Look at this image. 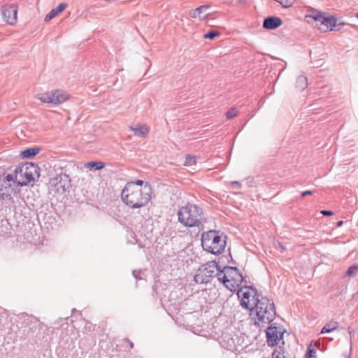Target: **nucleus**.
Wrapping results in <instances>:
<instances>
[{
  "mask_svg": "<svg viewBox=\"0 0 358 358\" xmlns=\"http://www.w3.org/2000/svg\"><path fill=\"white\" fill-rule=\"evenodd\" d=\"M237 115V112L236 108H231L226 113V116L228 119L233 118L236 117Z\"/></svg>",
  "mask_w": 358,
  "mask_h": 358,
  "instance_id": "obj_25",
  "label": "nucleus"
},
{
  "mask_svg": "<svg viewBox=\"0 0 358 358\" xmlns=\"http://www.w3.org/2000/svg\"><path fill=\"white\" fill-rule=\"evenodd\" d=\"M178 221L185 227H199L203 220L202 209L194 204L181 207L178 212Z\"/></svg>",
  "mask_w": 358,
  "mask_h": 358,
  "instance_id": "obj_6",
  "label": "nucleus"
},
{
  "mask_svg": "<svg viewBox=\"0 0 358 358\" xmlns=\"http://www.w3.org/2000/svg\"><path fill=\"white\" fill-rule=\"evenodd\" d=\"M307 86H308L307 78L303 75L299 76L296 79V87L299 90L302 91V90H304L307 87Z\"/></svg>",
  "mask_w": 358,
  "mask_h": 358,
  "instance_id": "obj_16",
  "label": "nucleus"
},
{
  "mask_svg": "<svg viewBox=\"0 0 358 358\" xmlns=\"http://www.w3.org/2000/svg\"><path fill=\"white\" fill-rule=\"evenodd\" d=\"M39 167L31 162H27L17 166L13 173L8 174L4 183L10 186L13 182L17 186H24L38 179L40 176Z\"/></svg>",
  "mask_w": 358,
  "mask_h": 358,
  "instance_id": "obj_3",
  "label": "nucleus"
},
{
  "mask_svg": "<svg viewBox=\"0 0 358 358\" xmlns=\"http://www.w3.org/2000/svg\"><path fill=\"white\" fill-rule=\"evenodd\" d=\"M242 284L236 289L238 296L241 299V306L248 310H252L259 301L257 290L251 287H241Z\"/></svg>",
  "mask_w": 358,
  "mask_h": 358,
  "instance_id": "obj_7",
  "label": "nucleus"
},
{
  "mask_svg": "<svg viewBox=\"0 0 358 358\" xmlns=\"http://www.w3.org/2000/svg\"><path fill=\"white\" fill-rule=\"evenodd\" d=\"M231 185L233 186L234 188H236V189H238L241 187V183L238 181H233L231 182Z\"/></svg>",
  "mask_w": 358,
  "mask_h": 358,
  "instance_id": "obj_29",
  "label": "nucleus"
},
{
  "mask_svg": "<svg viewBox=\"0 0 358 358\" xmlns=\"http://www.w3.org/2000/svg\"><path fill=\"white\" fill-rule=\"evenodd\" d=\"M278 245H279V246H280L282 250H284V247L282 246V245L280 243H278Z\"/></svg>",
  "mask_w": 358,
  "mask_h": 358,
  "instance_id": "obj_34",
  "label": "nucleus"
},
{
  "mask_svg": "<svg viewBox=\"0 0 358 358\" xmlns=\"http://www.w3.org/2000/svg\"><path fill=\"white\" fill-rule=\"evenodd\" d=\"M67 7V4L65 3H60L56 8L52 9V10L46 15L45 17V21L48 22L55 17H56L59 13L62 12Z\"/></svg>",
  "mask_w": 358,
  "mask_h": 358,
  "instance_id": "obj_15",
  "label": "nucleus"
},
{
  "mask_svg": "<svg viewBox=\"0 0 358 358\" xmlns=\"http://www.w3.org/2000/svg\"><path fill=\"white\" fill-rule=\"evenodd\" d=\"M36 98L43 103L60 104L68 99V94L64 91L56 90L50 92L38 94Z\"/></svg>",
  "mask_w": 358,
  "mask_h": 358,
  "instance_id": "obj_9",
  "label": "nucleus"
},
{
  "mask_svg": "<svg viewBox=\"0 0 358 358\" xmlns=\"http://www.w3.org/2000/svg\"><path fill=\"white\" fill-rule=\"evenodd\" d=\"M338 327L337 322L331 321L324 325L321 330V334L329 333L336 329Z\"/></svg>",
  "mask_w": 358,
  "mask_h": 358,
  "instance_id": "obj_19",
  "label": "nucleus"
},
{
  "mask_svg": "<svg viewBox=\"0 0 358 358\" xmlns=\"http://www.w3.org/2000/svg\"><path fill=\"white\" fill-rule=\"evenodd\" d=\"M66 176H57L50 180V185L55 186L58 193H64L69 186Z\"/></svg>",
  "mask_w": 358,
  "mask_h": 358,
  "instance_id": "obj_12",
  "label": "nucleus"
},
{
  "mask_svg": "<svg viewBox=\"0 0 358 358\" xmlns=\"http://www.w3.org/2000/svg\"><path fill=\"white\" fill-rule=\"evenodd\" d=\"M307 18H312L316 22V26L322 32H327L329 30H338L336 29V20L331 16H325L323 13L313 12L312 14L307 15Z\"/></svg>",
  "mask_w": 358,
  "mask_h": 358,
  "instance_id": "obj_8",
  "label": "nucleus"
},
{
  "mask_svg": "<svg viewBox=\"0 0 358 358\" xmlns=\"http://www.w3.org/2000/svg\"><path fill=\"white\" fill-rule=\"evenodd\" d=\"M105 166L104 163L101 162H90L85 164V167L90 170H100Z\"/></svg>",
  "mask_w": 358,
  "mask_h": 358,
  "instance_id": "obj_20",
  "label": "nucleus"
},
{
  "mask_svg": "<svg viewBox=\"0 0 358 358\" xmlns=\"http://www.w3.org/2000/svg\"><path fill=\"white\" fill-rule=\"evenodd\" d=\"M8 192V190H7V186H5L4 189H3L2 187H0V199L2 200L10 199V196Z\"/></svg>",
  "mask_w": 358,
  "mask_h": 358,
  "instance_id": "obj_22",
  "label": "nucleus"
},
{
  "mask_svg": "<svg viewBox=\"0 0 358 358\" xmlns=\"http://www.w3.org/2000/svg\"><path fill=\"white\" fill-rule=\"evenodd\" d=\"M357 271H358V265H352L348 268V270L345 273V276L350 277V278L353 277L357 274Z\"/></svg>",
  "mask_w": 358,
  "mask_h": 358,
  "instance_id": "obj_21",
  "label": "nucleus"
},
{
  "mask_svg": "<svg viewBox=\"0 0 358 358\" xmlns=\"http://www.w3.org/2000/svg\"><path fill=\"white\" fill-rule=\"evenodd\" d=\"M220 34V32L217 31L210 30L204 35V38L208 39H213L215 36H217Z\"/></svg>",
  "mask_w": 358,
  "mask_h": 358,
  "instance_id": "obj_23",
  "label": "nucleus"
},
{
  "mask_svg": "<svg viewBox=\"0 0 358 358\" xmlns=\"http://www.w3.org/2000/svg\"><path fill=\"white\" fill-rule=\"evenodd\" d=\"M208 9V6H201L198 7L196 9L192 10L189 14L190 16L194 18H205L207 16V14H205L204 15H200V10H207Z\"/></svg>",
  "mask_w": 358,
  "mask_h": 358,
  "instance_id": "obj_18",
  "label": "nucleus"
},
{
  "mask_svg": "<svg viewBox=\"0 0 358 358\" xmlns=\"http://www.w3.org/2000/svg\"><path fill=\"white\" fill-rule=\"evenodd\" d=\"M196 157L195 156H187L185 159V165L191 166L196 164Z\"/></svg>",
  "mask_w": 358,
  "mask_h": 358,
  "instance_id": "obj_24",
  "label": "nucleus"
},
{
  "mask_svg": "<svg viewBox=\"0 0 358 358\" xmlns=\"http://www.w3.org/2000/svg\"><path fill=\"white\" fill-rule=\"evenodd\" d=\"M315 353V350L309 347L306 352V358H316Z\"/></svg>",
  "mask_w": 358,
  "mask_h": 358,
  "instance_id": "obj_26",
  "label": "nucleus"
},
{
  "mask_svg": "<svg viewBox=\"0 0 358 358\" xmlns=\"http://www.w3.org/2000/svg\"><path fill=\"white\" fill-rule=\"evenodd\" d=\"M129 129L134 132V134L140 137H145L149 131L148 127L145 125L137 124L131 126Z\"/></svg>",
  "mask_w": 358,
  "mask_h": 358,
  "instance_id": "obj_14",
  "label": "nucleus"
},
{
  "mask_svg": "<svg viewBox=\"0 0 358 358\" xmlns=\"http://www.w3.org/2000/svg\"><path fill=\"white\" fill-rule=\"evenodd\" d=\"M320 213H321V214H322L324 216H331L334 214L333 212L331 210H322Z\"/></svg>",
  "mask_w": 358,
  "mask_h": 358,
  "instance_id": "obj_28",
  "label": "nucleus"
},
{
  "mask_svg": "<svg viewBox=\"0 0 358 358\" xmlns=\"http://www.w3.org/2000/svg\"><path fill=\"white\" fill-rule=\"evenodd\" d=\"M280 352H278L277 351H275V352H273V355H272L273 357L272 358H280Z\"/></svg>",
  "mask_w": 358,
  "mask_h": 358,
  "instance_id": "obj_31",
  "label": "nucleus"
},
{
  "mask_svg": "<svg viewBox=\"0 0 358 358\" xmlns=\"http://www.w3.org/2000/svg\"><path fill=\"white\" fill-rule=\"evenodd\" d=\"M357 17H358V14H357Z\"/></svg>",
  "mask_w": 358,
  "mask_h": 358,
  "instance_id": "obj_37",
  "label": "nucleus"
},
{
  "mask_svg": "<svg viewBox=\"0 0 358 358\" xmlns=\"http://www.w3.org/2000/svg\"><path fill=\"white\" fill-rule=\"evenodd\" d=\"M282 24V20L278 17H268L265 18L263 27L266 29H275Z\"/></svg>",
  "mask_w": 358,
  "mask_h": 358,
  "instance_id": "obj_13",
  "label": "nucleus"
},
{
  "mask_svg": "<svg viewBox=\"0 0 358 358\" xmlns=\"http://www.w3.org/2000/svg\"><path fill=\"white\" fill-rule=\"evenodd\" d=\"M313 194V192L312 191H310V190H307V191H305V192H303L302 194H301V196L302 197H304L306 196V195H311Z\"/></svg>",
  "mask_w": 358,
  "mask_h": 358,
  "instance_id": "obj_30",
  "label": "nucleus"
},
{
  "mask_svg": "<svg viewBox=\"0 0 358 358\" xmlns=\"http://www.w3.org/2000/svg\"><path fill=\"white\" fill-rule=\"evenodd\" d=\"M206 10H200V15H202Z\"/></svg>",
  "mask_w": 358,
  "mask_h": 358,
  "instance_id": "obj_35",
  "label": "nucleus"
},
{
  "mask_svg": "<svg viewBox=\"0 0 358 358\" xmlns=\"http://www.w3.org/2000/svg\"><path fill=\"white\" fill-rule=\"evenodd\" d=\"M252 310H255L257 316L255 324L259 327L271 322L276 315L273 301L266 297H262Z\"/></svg>",
  "mask_w": 358,
  "mask_h": 358,
  "instance_id": "obj_4",
  "label": "nucleus"
},
{
  "mask_svg": "<svg viewBox=\"0 0 358 358\" xmlns=\"http://www.w3.org/2000/svg\"><path fill=\"white\" fill-rule=\"evenodd\" d=\"M201 245L208 252L214 255L221 254L226 247V236L215 230L204 232L201 236Z\"/></svg>",
  "mask_w": 358,
  "mask_h": 358,
  "instance_id": "obj_5",
  "label": "nucleus"
},
{
  "mask_svg": "<svg viewBox=\"0 0 358 358\" xmlns=\"http://www.w3.org/2000/svg\"><path fill=\"white\" fill-rule=\"evenodd\" d=\"M348 332L350 334H351L352 333V330L351 329L350 327L348 328Z\"/></svg>",
  "mask_w": 358,
  "mask_h": 358,
  "instance_id": "obj_33",
  "label": "nucleus"
},
{
  "mask_svg": "<svg viewBox=\"0 0 358 358\" xmlns=\"http://www.w3.org/2000/svg\"><path fill=\"white\" fill-rule=\"evenodd\" d=\"M352 348V341L350 340V348Z\"/></svg>",
  "mask_w": 358,
  "mask_h": 358,
  "instance_id": "obj_36",
  "label": "nucleus"
},
{
  "mask_svg": "<svg viewBox=\"0 0 358 358\" xmlns=\"http://www.w3.org/2000/svg\"><path fill=\"white\" fill-rule=\"evenodd\" d=\"M17 6L15 4L6 5L1 8L3 20L10 25H14L17 21Z\"/></svg>",
  "mask_w": 358,
  "mask_h": 358,
  "instance_id": "obj_10",
  "label": "nucleus"
},
{
  "mask_svg": "<svg viewBox=\"0 0 358 358\" xmlns=\"http://www.w3.org/2000/svg\"><path fill=\"white\" fill-rule=\"evenodd\" d=\"M214 276L231 292L236 291L243 282V277L236 267L225 266L221 270L215 261L208 262L199 269L194 280L196 283H208Z\"/></svg>",
  "mask_w": 358,
  "mask_h": 358,
  "instance_id": "obj_1",
  "label": "nucleus"
},
{
  "mask_svg": "<svg viewBox=\"0 0 358 358\" xmlns=\"http://www.w3.org/2000/svg\"><path fill=\"white\" fill-rule=\"evenodd\" d=\"M40 151L38 148H31L27 149L21 152V156L25 159H30L36 156Z\"/></svg>",
  "mask_w": 358,
  "mask_h": 358,
  "instance_id": "obj_17",
  "label": "nucleus"
},
{
  "mask_svg": "<svg viewBox=\"0 0 358 358\" xmlns=\"http://www.w3.org/2000/svg\"><path fill=\"white\" fill-rule=\"evenodd\" d=\"M283 331L280 328L271 325L266 330V338L268 345L270 346L277 345L282 338Z\"/></svg>",
  "mask_w": 358,
  "mask_h": 358,
  "instance_id": "obj_11",
  "label": "nucleus"
},
{
  "mask_svg": "<svg viewBox=\"0 0 358 358\" xmlns=\"http://www.w3.org/2000/svg\"><path fill=\"white\" fill-rule=\"evenodd\" d=\"M123 202L131 208H139L146 206L151 200V188L127 183L121 194Z\"/></svg>",
  "mask_w": 358,
  "mask_h": 358,
  "instance_id": "obj_2",
  "label": "nucleus"
},
{
  "mask_svg": "<svg viewBox=\"0 0 358 358\" xmlns=\"http://www.w3.org/2000/svg\"><path fill=\"white\" fill-rule=\"evenodd\" d=\"M343 222L342 220H340L337 222V227H340L343 225Z\"/></svg>",
  "mask_w": 358,
  "mask_h": 358,
  "instance_id": "obj_32",
  "label": "nucleus"
},
{
  "mask_svg": "<svg viewBox=\"0 0 358 358\" xmlns=\"http://www.w3.org/2000/svg\"><path fill=\"white\" fill-rule=\"evenodd\" d=\"M128 183H132L136 186L143 187L144 182L141 180H138L136 182H129Z\"/></svg>",
  "mask_w": 358,
  "mask_h": 358,
  "instance_id": "obj_27",
  "label": "nucleus"
}]
</instances>
